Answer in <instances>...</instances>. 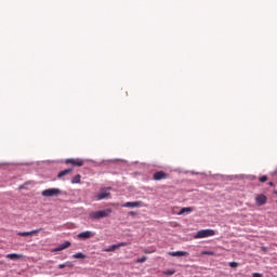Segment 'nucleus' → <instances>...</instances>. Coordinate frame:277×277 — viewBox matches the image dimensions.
Masks as SVG:
<instances>
[{"instance_id":"obj_18","label":"nucleus","mask_w":277,"mask_h":277,"mask_svg":"<svg viewBox=\"0 0 277 277\" xmlns=\"http://www.w3.org/2000/svg\"><path fill=\"white\" fill-rule=\"evenodd\" d=\"M201 256H215L214 251H202Z\"/></svg>"},{"instance_id":"obj_23","label":"nucleus","mask_w":277,"mask_h":277,"mask_svg":"<svg viewBox=\"0 0 277 277\" xmlns=\"http://www.w3.org/2000/svg\"><path fill=\"white\" fill-rule=\"evenodd\" d=\"M260 183H266L267 181V175H263L259 179Z\"/></svg>"},{"instance_id":"obj_2","label":"nucleus","mask_w":277,"mask_h":277,"mask_svg":"<svg viewBox=\"0 0 277 277\" xmlns=\"http://www.w3.org/2000/svg\"><path fill=\"white\" fill-rule=\"evenodd\" d=\"M215 236V230L213 229H201L197 232L195 239H205L207 237H213Z\"/></svg>"},{"instance_id":"obj_4","label":"nucleus","mask_w":277,"mask_h":277,"mask_svg":"<svg viewBox=\"0 0 277 277\" xmlns=\"http://www.w3.org/2000/svg\"><path fill=\"white\" fill-rule=\"evenodd\" d=\"M65 163L74 166V168H81L84 161L81 158H68L65 160Z\"/></svg>"},{"instance_id":"obj_29","label":"nucleus","mask_w":277,"mask_h":277,"mask_svg":"<svg viewBox=\"0 0 277 277\" xmlns=\"http://www.w3.org/2000/svg\"><path fill=\"white\" fill-rule=\"evenodd\" d=\"M274 174H277V171H275V172L273 173V175H274Z\"/></svg>"},{"instance_id":"obj_12","label":"nucleus","mask_w":277,"mask_h":277,"mask_svg":"<svg viewBox=\"0 0 277 277\" xmlns=\"http://www.w3.org/2000/svg\"><path fill=\"white\" fill-rule=\"evenodd\" d=\"M169 256H189L187 251H170L168 252Z\"/></svg>"},{"instance_id":"obj_24","label":"nucleus","mask_w":277,"mask_h":277,"mask_svg":"<svg viewBox=\"0 0 277 277\" xmlns=\"http://www.w3.org/2000/svg\"><path fill=\"white\" fill-rule=\"evenodd\" d=\"M143 252H144V254H153V252H156V250L155 249H153V250L145 249Z\"/></svg>"},{"instance_id":"obj_17","label":"nucleus","mask_w":277,"mask_h":277,"mask_svg":"<svg viewBox=\"0 0 277 277\" xmlns=\"http://www.w3.org/2000/svg\"><path fill=\"white\" fill-rule=\"evenodd\" d=\"M71 183L72 185L77 184V183H81V174H77L71 179Z\"/></svg>"},{"instance_id":"obj_22","label":"nucleus","mask_w":277,"mask_h":277,"mask_svg":"<svg viewBox=\"0 0 277 277\" xmlns=\"http://www.w3.org/2000/svg\"><path fill=\"white\" fill-rule=\"evenodd\" d=\"M147 259H148V258H146V256L140 258V259H137V260L135 261V263H146Z\"/></svg>"},{"instance_id":"obj_13","label":"nucleus","mask_w":277,"mask_h":277,"mask_svg":"<svg viewBox=\"0 0 277 277\" xmlns=\"http://www.w3.org/2000/svg\"><path fill=\"white\" fill-rule=\"evenodd\" d=\"M66 248H70V241H65L64 243L58 245V247L53 249L52 252H62V250H66Z\"/></svg>"},{"instance_id":"obj_6","label":"nucleus","mask_w":277,"mask_h":277,"mask_svg":"<svg viewBox=\"0 0 277 277\" xmlns=\"http://www.w3.org/2000/svg\"><path fill=\"white\" fill-rule=\"evenodd\" d=\"M126 246H129L128 242H119L117 245H111L108 248L104 249L103 252H116L119 248H124Z\"/></svg>"},{"instance_id":"obj_16","label":"nucleus","mask_w":277,"mask_h":277,"mask_svg":"<svg viewBox=\"0 0 277 277\" xmlns=\"http://www.w3.org/2000/svg\"><path fill=\"white\" fill-rule=\"evenodd\" d=\"M194 211V209H192V208H182L181 210H180V212L177 213V215H183V213H192Z\"/></svg>"},{"instance_id":"obj_20","label":"nucleus","mask_w":277,"mask_h":277,"mask_svg":"<svg viewBox=\"0 0 277 277\" xmlns=\"http://www.w3.org/2000/svg\"><path fill=\"white\" fill-rule=\"evenodd\" d=\"M64 267H72V264L70 262H66L58 265V269H64Z\"/></svg>"},{"instance_id":"obj_30","label":"nucleus","mask_w":277,"mask_h":277,"mask_svg":"<svg viewBox=\"0 0 277 277\" xmlns=\"http://www.w3.org/2000/svg\"><path fill=\"white\" fill-rule=\"evenodd\" d=\"M275 194L277 195V190L275 192Z\"/></svg>"},{"instance_id":"obj_15","label":"nucleus","mask_w":277,"mask_h":277,"mask_svg":"<svg viewBox=\"0 0 277 277\" xmlns=\"http://www.w3.org/2000/svg\"><path fill=\"white\" fill-rule=\"evenodd\" d=\"M72 172V169H65L57 174V179H62L64 176H67V174H70Z\"/></svg>"},{"instance_id":"obj_1","label":"nucleus","mask_w":277,"mask_h":277,"mask_svg":"<svg viewBox=\"0 0 277 277\" xmlns=\"http://www.w3.org/2000/svg\"><path fill=\"white\" fill-rule=\"evenodd\" d=\"M111 209L100 210L90 213L91 220H103V217H109L111 215Z\"/></svg>"},{"instance_id":"obj_21","label":"nucleus","mask_w":277,"mask_h":277,"mask_svg":"<svg viewBox=\"0 0 277 277\" xmlns=\"http://www.w3.org/2000/svg\"><path fill=\"white\" fill-rule=\"evenodd\" d=\"M72 259H85V254L78 252L72 255Z\"/></svg>"},{"instance_id":"obj_9","label":"nucleus","mask_w":277,"mask_h":277,"mask_svg":"<svg viewBox=\"0 0 277 277\" xmlns=\"http://www.w3.org/2000/svg\"><path fill=\"white\" fill-rule=\"evenodd\" d=\"M127 209H134L136 207H142V201H128L122 205Z\"/></svg>"},{"instance_id":"obj_25","label":"nucleus","mask_w":277,"mask_h":277,"mask_svg":"<svg viewBox=\"0 0 277 277\" xmlns=\"http://www.w3.org/2000/svg\"><path fill=\"white\" fill-rule=\"evenodd\" d=\"M229 267H239V263L237 262H230Z\"/></svg>"},{"instance_id":"obj_7","label":"nucleus","mask_w":277,"mask_h":277,"mask_svg":"<svg viewBox=\"0 0 277 277\" xmlns=\"http://www.w3.org/2000/svg\"><path fill=\"white\" fill-rule=\"evenodd\" d=\"M168 173H166L164 171H157L156 173H154L153 179L154 181H164L166 179H168Z\"/></svg>"},{"instance_id":"obj_10","label":"nucleus","mask_w":277,"mask_h":277,"mask_svg":"<svg viewBox=\"0 0 277 277\" xmlns=\"http://www.w3.org/2000/svg\"><path fill=\"white\" fill-rule=\"evenodd\" d=\"M41 230L42 228L34 229L31 232H19L17 235L19 237H30L31 235H38Z\"/></svg>"},{"instance_id":"obj_26","label":"nucleus","mask_w":277,"mask_h":277,"mask_svg":"<svg viewBox=\"0 0 277 277\" xmlns=\"http://www.w3.org/2000/svg\"><path fill=\"white\" fill-rule=\"evenodd\" d=\"M252 277H263V274H260V273H253V274H252Z\"/></svg>"},{"instance_id":"obj_28","label":"nucleus","mask_w":277,"mask_h":277,"mask_svg":"<svg viewBox=\"0 0 277 277\" xmlns=\"http://www.w3.org/2000/svg\"><path fill=\"white\" fill-rule=\"evenodd\" d=\"M130 215H135V212H130Z\"/></svg>"},{"instance_id":"obj_19","label":"nucleus","mask_w":277,"mask_h":277,"mask_svg":"<svg viewBox=\"0 0 277 277\" xmlns=\"http://www.w3.org/2000/svg\"><path fill=\"white\" fill-rule=\"evenodd\" d=\"M164 276H174L176 274L175 269H167L163 272Z\"/></svg>"},{"instance_id":"obj_5","label":"nucleus","mask_w":277,"mask_h":277,"mask_svg":"<svg viewBox=\"0 0 277 277\" xmlns=\"http://www.w3.org/2000/svg\"><path fill=\"white\" fill-rule=\"evenodd\" d=\"M111 196L109 188H102L97 195H95L96 200H105Z\"/></svg>"},{"instance_id":"obj_27","label":"nucleus","mask_w":277,"mask_h":277,"mask_svg":"<svg viewBox=\"0 0 277 277\" xmlns=\"http://www.w3.org/2000/svg\"><path fill=\"white\" fill-rule=\"evenodd\" d=\"M268 185H269L271 187H274V182H269Z\"/></svg>"},{"instance_id":"obj_8","label":"nucleus","mask_w":277,"mask_h":277,"mask_svg":"<svg viewBox=\"0 0 277 277\" xmlns=\"http://www.w3.org/2000/svg\"><path fill=\"white\" fill-rule=\"evenodd\" d=\"M255 203L258 207H263V205H267V196L261 194L255 197Z\"/></svg>"},{"instance_id":"obj_3","label":"nucleus","mask_w":277,"mask_h":277,"mask_svg":"<svg viewBox=\"0 0 277 277\" xmlns=\"http://www.w3.org/2000/svg\"><path fill=\"white\" fill-rule=\"evenodd\" d=\"M62 194V190L60 188H50L45 189L41 193V196L43 198H53L54 196H60Z\"/></svg>"},{"instance_id":"obj_14","label":"nucleus","mask_w":277,"mask_h":277,"mask_svg":"<svg viewBox=\"0 0 277 277\" xmlns=\"http://www.w3.org/2000/svg\"><path fill=\"white\" fill-rule=\"evenodd\" d=\"M92 236H93L92 232L87 230L78 234V239H90V237Z\"/></svg>"},{"instance_id":"obj_11","label":"nucleus","mask_w":277,"mask_h":277,"mask_svg":"<svg viewBox=\"0 0 277 277\" xmlns=\"http://www.w3.org/2000/svg\"><path fill=\"white\" fill-rule=\"evenodd\" d=\"M5 259H10L11 261H18L21 259H25V255L18 253H9L5 255Z\"/></svg>"}]
</instances>
